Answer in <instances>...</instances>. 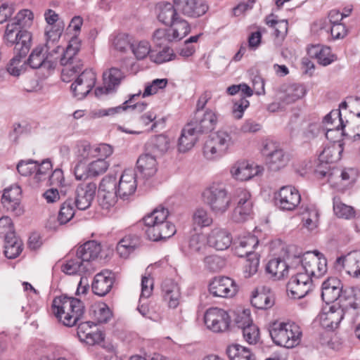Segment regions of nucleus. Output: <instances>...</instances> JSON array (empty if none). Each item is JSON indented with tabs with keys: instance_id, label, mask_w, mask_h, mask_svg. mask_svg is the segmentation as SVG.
I'll list each match as a JSON object with an SVG mask.
<instances>
[{
	"instance_id": "nucleus-1",
	"label": "nucleus",
	"mask_w": 360,
	"mask_h": 360,
	"mask_svg": "<svg viewBox=\"0 0 360 360\" xmlns=\"http://www.w3.org/2000/svg\"><path fill=\"white\" fill-rule=\"evenodd\" d=\"M46 58L49 60L55 61L56 65L59 60L60 65L63 66L61 73L62 80L65 82H70L71 78L79 73L83 68L82 60L77 57L80 49V39L76 35L72 37L64 51V49L58 44L59 35L56 32L46 30Z\"/></svg>"
},
{
	"instance_id": "nucleus-2",
	"label": "nucleus",
	"mask_w": 360,
	"mask_h": 360,
	"mask_svg": "<svg viewBox=\"0 0 360 360\" xmlns=\"http://www.w3.org/2000/svg\"><path fill=\"white\" fill-rule=\"evenodd\" d=\"M52 310L56 318L64 326L72 327L82 318L85 307L80 300L63 295L54 298Z\"/></svg>"
},
{
	"instance_id": "nucleus-3",
	"label": "nucleus",
	"mask_w": 360,
	"mask_h": 360,
	"mask_svg": "<svg viewBox=\"0 0 360 360\" xmlns=\"http://www.w3.org/2000/svg\"><path fill=\"white\" fill-rule=\"evenodd\" d=\"M321 298L326 303L334 302L338 299L348 301L346 307L357 308L356 301L360 300V290L345 289L343 290V285L340 279L335 277H330L326 280L321 286Z\"/></svg>"
},
{
	"instance_id": "nucleus-4",
	"label": "nucleus",
	"mask_w": 360,
	"mask_h": 360,
	"mask_svg": "<svg viewBox=\"0 0 360 360\" xmlns=\"http://www.w3.org/2000/svg\"><path fill=\"white\" fill-rule=\"evenodd\" d=\"M202 202L216 214H224L230 207L231 198L226 185L221 181L209 184L201 194Z\"/></svg>"
},
{
	"instance_id": "nucleus-5",
	"label": "nucleus",
	"mask_w": 360,
	"mask_h": 360,
	"mask_svg": "<svg viewBox=\"0 0 360 360\" xmlns=\"http://www.w3.org/2000/svg\"><path fill=\"white\" fill-rule=\"evenodd\" d=\"M269 333L275 345L286 348L297 346L302 336L300 326L293 322H274L269 326Z\"/></svg>"
},
{
	"instance_id": "nucleus-6",
	"label": "nucleus",
	"mask_w": 360,
	"mask_h": 360,
	"mask_svg": "<svg viewBox=\"0 0 360 360\" xmlns=\"http://www.w3.org/2000/svg\"><path fill=\"white\" fill-rule=\"evenodd\" d=\"M261 153L265 158L268 168L277 172L284 168L290 161L289 154L276 142L264 140L262 142Z\"/></svg>"
},
{
	"instance_id": "nucleus-7",
	"label": "nucleus",
	"mask_w": 360,
	"mask_h": 360,
	"mask_svg": "<svg viewBox=\"0 0 360 360\" xmlns=\"http://www.w3.org/2000/svg\"><path fill=\"white\" fill-rule=\"evenodd\" d=\"M234 141L229 133L219 130L213 134L205 141L203 155L207 160H214L223 156L231 147Z\"/></svg>"
},
{
	"instance_id": "nucleus-8",
	"label": "nucleus",
	"mask_w": 360,
	"mask_h": 360,
	"mask_svg": "<svg viewBox=\"0 0 360 360\" xmlns=\"http://www.w3.org/2000/svg\"><path fill=\"white\" fill-rule=\"evenodd\" d=\"M32 39L27 30H16L13 24H7L4 39L8 46H14L15 54L26 56L32 46Z\"/></svg>"
},
{
	"instance_id": "nucleus-9",
	"label": "nucleus",
	"mask_w": 360,
	"mask_h": 360,
	"mask_svg": "<svg viewBox=\"0 0 360 360\" xmlns=\"http://www.w3.org/2000/svg\"><path fill=\"white\" fill-rule=\"evenodd\" d=\"M294 264L303 271L308 274L312 279L320 278L327 272V260L326 257H316L313 256L311 252H306L302 257H296L294 259Z\"/></svg>"
},
{
	"instance_id": "nucleus-10",
	"label": "nucleus",
	"mask_w": 360,
	"mask_h": 360,
	"mask_svg": "<svg viewBox=\"0 0 360 360\" xmlns=\"http://www.w3.org/2000/svg\"><path fill=\"white\" fill-rule=\"evenodd\" d=\"M313 288L312 279L300 271L296 266L292 271V276L287 285V290L294 298L300 299L307 295Z\"/></svg>"
},
{
	"instance_id": "nucleus-11",
	"label": "nucleus",
	"mask_w": 360,
	"mask_h": 360,
	"mask_svg": "<svg viewBox=\"0 0 360 360\" xmlns=\"http://www.w3.org/2000/svg\"><path fill=\"white\" fill-rule=\"evenodd\" d=\"M237 205L232 214L235 223L242 224L248 221L253 215V201L249 191L239 188L236 191Z\"/></svg>"
},
{
	"instance_id": "nucleus-12",
	"label": "nucleus",
	"mask_w": 360,
	"mask_h": 360,
	"mask_svg": "<svg viewBox=\"0 0 360 360\" xmlns=\"http://www.w3.org/2000/svg\"><path fill=\"white\" fill-rule=\"evenodd\" d=\"M119 197L117 191V180L113 176H106L101 180L98 187V201L104 210L113 207Z\"/></svg>"
},
{
	"instance_id": "nucleus-13",
	"label": "nucleus",
	"mask_w": 360,
	"mask_h": 360,
	"mask_svg": "<svg viewBox=\"0 0 360 360\" xmlns=\"http://www.w3.org/2000/svg\"><path fill=\"white\" fill-rule=\"evenodd\" d=\"M204 323L207 328L212 332L221 333L229 328L231 319L225 310L217 307H212L205 311Z\"/></svg>"
},
{
	"instance_id": "nucleus-14",
	"label": "nucleus",
	"mask_w": 360,
	"mask_h": 360,
	"mask_svg": "<svg viewBox=\"0 0 360 360\" xmlns=\"http://www.w3.org/2000/svg\"><path fill=\"white\" fill-rule=\"evenodd\" d=\"M96 81V73L91 70H85L82 72L71 84L73 96L78 100L84 98L94 87Z\"/></svg>"
},
{
	"instance_id": "nucleus-15",
	"label": "nucleus",
	"mask_w": 360,
	"mask_h": 360,
	"mask_svg": "<svg viewBox=\"0 0 360 360\" xmlns=\"http://www.w3.org/2000/svg\"><path fill=\"white\" fill-rule=\"evenodd\" d=\"M300 201L301 195L299 191L290 186H283L275 194L276 205L282 210H294L299 205Z\"/></svg>"
},
{
	"instance_id": "nucleus-16",
	"label": "nucleus",
	"mask_w": 360,
	"mask_h": 360,
	"mask_svg": "<svg viewBox=\"0 0 360 360\" xmlns=\"http://www.w3.org/2000/svg\"><path fill=\"white\" fill-rule=\"evenodd\" d=\"M238 290L235 281L227 276L215 277L209 284V292L214 297H232Z\"/></svg>"
},
{
	"instance_id": "nucleus-17",
	"label": "nucleus",
	"mask_w": 360,
	"mask_h": 360,
	"mask_svg": "<svg viewBox=\"0 0 360 360\" xmlns=\"http://www.w3.org/2000/svg\"><path fill=\"white\" fill-rule=\"evenodd\" d=\"M236 323L237 326L242 330L245 340L249 344H256L259 338V330L258 327L252 323L249 310H243L239 314Z\"/></svg>"
},
{
	"instance_id": "nucleus-18",
	"label": "nucleus",
	"mask_w": 360,
	"mask_h": 360,
	"mask_svg": "<svg viewBox=\"0 0 360 360\" xmlns=\"http://www.w3.org/2000/svg\"><path fill=\"white\" fill-rule=\"evenodd\" d=\"M96 184L94 182L78 184L75 189V199L73 201L77 209L85 210L91 206L96 195Z\"/></svg>"
},
{
	"instance_id": "nucleus-19",
	"label": "nucleus",
	"mask_w": 360,
	"mask_h": 360,
	"mask_svg": "<svg viewBox=\"0 0 360 360\" xmlns=\"http://www.w3.org/2000/svg\"><path fill=\"white\" fill-rule=\"evenodd\" d=\"M174 4L184 15L191 18H199L209 8L203 0H174Z\"/></svg>"
},
{
	"instance_id": "nucleus-20",
	"label": "nucleus",
	"mask_w": 360,
	"mask_h": 360,
	"mask_svg": "<svg viewBox=\"0 0 360 360\" xmlns=\"http://www.w3.org/2000/svg\"><path fill=\"white\" fill-rule=\"evenodd\" d=\"M137 188L136 174L133 169H125L122 174L118 184L117 183V191L120 198L125 200L133 195Z\"/></svg>"
},
{
	"instance_id": "nucleus-21",
	"label": "nucleus",
	"mask_w": 360,
	"mask_h": 360,
	"mask_svg": "<svg viewBox=\"0 0 360 360\" xmlns=\"http://www.w3.org/2000/svg\"><path fill=\"white\" fill-rule=\"evenodd\" d=\"M208 245L217 250L228 249L232 243L231 233L224 228L215 226L207 236Z\"/></svg>"
},
{
	"instance_id": "nucleus-22",
	"label": "nucleus",
	"mask_w": 360,
	"mask_h": 360,
	"mask_svg": "<svg viewBox=\"0 0 360 360\" xmlns=\"http://www.w3.org/2000/svg\"><path fill=\"white\" fill-rule=\"evenodd\" d=\"M21 188L18 185H13L4 189L1 198L4 206L14 212L16 215H20L23 210L20 207Z\"/></svg>"
},
{
	"instance_id": "nucleus-23",
	"label": "nucleus",
	"mask_w": 360,
	"mask_h": 360,
	"mask_svg": "<svg viewBox=\"0 0 360 360\" xmlns=\"http://www.w3.org/2000/svg\"><path fill=\"white\" fill-rule=\"evenodd\" d=\"M306 89L299 84L282 85L278 91V98L283 104L289 105L304 97Z\"/></svg>"
},
{
	"instance_id": "nucleus-24",
	"label": "nucleus",
	"mask_w": 360,
	"mask_h": 360,
	"mask_svg": "<svg viewBox=\"0 0 360 360\" xmlns=\"http://www.w3.org/2000/svg\"><path fill=\"white\" fill-rule=\"evenodd\" d=\"M217 117L214 112L207 110L202 115L195 112V117L189 123L199 134L207 133L213 130L217 124Z\"/></svg>"
},
{
	"instance_id": "nucleus-25",
	"label": "nucleus",
	"mask_w": 360,
	"mask_h": 360,
	"mask_svg": "<svg viewBox=\"0 0 360 360\" xmlns=\"http://www.w3.org/2000/svg\"><path fill=\"white\" fill-rule=\"evenodd\" d=\"M114 281L115 276L111 271H102L94 276L91 284L92 291L94 294L103 297L111 290Z\"/></svg>"
},
{
	"instance_id": "nucleus-26",
	"label": "nucleus",
	"mask_w": 360,
	"mask_h": 360,
	"mask_svg": "<svg viewBox=\"0 0 360 360\" xmlns=\"http://www.w3.org/2000/svg\"><path fill=\"white\" fill-rule=\"evenodd\" d=\"M336 265L341 266L350 276L360 278V250L338 257Z\"/></svg>"
},
{
	"instance_id": "nucleus-27",
	"label": "nucleus",
	"mask_w": 360,
	"mask_h": 360,
	"mask_svg": "<svg viewBox=\"0 0 360 360\" xmlns=\"http://www.w3.org/2000/svg\"><path fill=\"white\" fill-rule=\"evenodd\" d=\"M96 325V323L91 321H84L78 324L77 334L81 342L94 345L104 340V335L101 331H92V326Z\"/></svg>"
},
{
	"instance_id": "nucleus-28",
	"label": "nucleus",
	"mask_w": 360,
	"mask_h": 360,
	"mask_svg": "<svg viewBox=\"0 0 360 360\" xmlns=\"http://www.w3.org/2000/svg\"><path fill=\"white\" fill-rule=\"evenodd\" d=\"M52 165L49 160H44L40 164L37 162V169L34 179L37 182L49 179L51 184H59L63 179V172L61 169H55L51 175Z\"/></svg>"
},
{
	"instance_id": "nucleus-29",
	"label": "nucleus",
	"mask_w": 360,
	"mask_h": 360,
	"mask_svg": "<svg viewBox=\"0 0 360 360\" xmlns=\"http://www.w3.org/2000/svg\"><path fill=\"white\" fill-rule=\"evenodd\" d=\"M344 315V308L338 303H335L330 307L328 311L320 315L321 323L323 327L333 330L338 327Z\"/></svg>"
},
{
	"instance_id": "nucleus-30",
	"label": "nucleus",
	"mask_w": 360,
	"mask_h": 360,
	"mask_svg": "<svg viewBox=\"0 0 360 360\" xmlns=\"http://www.w3.org/2000/svg\"><path fill=\"white\" fill-rule=\"evenodd\" d=\"M262 172L259 166L254 167L248 162H236L230 169L232 177L238 181H248Z\"/></svg>"
},
{
	"instance_id": "nucleus-31",
	"label": "nucleus",
	"mask_w": 360,
	"mask_h": 360,
	"mask_svg": "<svg viewBox=\"0 0 360 360\" xmlns=\"http://www.w3.org/2000/svg\"><path fill=\"white\" fill-rule=\"evenodd\" d=\"M167 208L158 205L150 213L145 215L139 223L142 225H162L164 223L174 224Z\"/></svg>"
},
{
	"instance_id": "nucleus-32",
	"label": "nucleus",
	"mask_w": 360,
	"mask_h": 360,
	"mask_svg": "<svg viewBox=\"0 0 360 360\" xmlns=\"http://www.w3.org/2000/svg\"><path fill=\"white\" fill-rule=\"evenodd\" d=\"M169 143L167 136L163 134L154 136L146 142L144 151L158 158L167 152Z\"/></svg>"
},
{
	"instance_id": "nucleus-33",
	"label": "nucleus",
	"mask_w": 360,
	"mask_h": 360,
	"mask_svg": "<svg viewBox=\"0 0 360 360\" xmlns=\"http://www.w3.org/2000/svg\"><path fill=\"white\" fill-rule=\"evenodd\" d=\"M157 158L146 151L139 156L136 167L143 178L148 179L155 174L158 171Z\"/></svg>"
},
{
	"instance_id": "nucleus-34",
	"label": "nucleus",
	"mask_w": 360,
	"mask_h": 360,
	"mask_svg": "<svg viewBox=\"0 0 360 360\" xmlns=\"http://www.w3.org/2000/svg\"><path fill=\"white\" fill-rule=\"evenodd\" d=\"M4 248L5 256L8 259H15L22 252L23 243L14 231H9L4 236Z\"/></svg>"
},
{
	"instance_id": "nucleus-35",
	"label": "nucleus",
	"mask_w": 360,
	"mask_h": 360,
	"mask_svg": "<svg viewBox=\"0 0 360 360\" xmlns=\"http://www.w3.org/2000/svg\"><path fill=\"white\" fill-rule=\"evenodd\" d=\"M162 290L165 300L170 308H176L181 298L180 288L174 281L167 279L162 283Z\"/></svg>"
},
{
	"instance_id": "nucleus-36",
	"label": "nucleus",
	"mask_w": 360,
	"mask_h": 360,
	"mask_svg": "<svg viewBox=\"0 0 360 360\" xmlns=\"http://www.w3.org/2000/svg\"><path fill=\"white\" fill-rule=\"evenodd\" d=\"M295 266L294 262L292 266H288L285 260L281 258H274L268 262L266 266V271L268 274H271L273 278L278 280L288 276L289 271H292L295 269Z\"/></svg>"
},
{
	"instance_id": "nucleus-37",
	"label": "nucleus",
	"mask_w": 360,
	"mask_h": 360,
	"mask_svg": "<svg viewBox=\"0 0 360 360\" xmlns=\"http://www.w3.org/2000/svg\"><path fill=\"white\" fill-rule=\"evenodd\" d=\"M101 252V245L94 240H90L78 248L77 255L84 263L91 264V261L98 257Z\"/></svg>"
},
{
	"instance_id": "nucleus-38",
	"label": "nucleus",
	"mask_w": 360,
	"mask_h": 360,
	"mask_svg": "<svg viewBox=\"0 0 360 360\" xmlns=\"http://www.w3.org/2000/svg\"><path fill=\"white\" fill-rule=\"evenodd\" d=\"M199 134L188 123L182 129L181 136L179 139L178 148L180 152L185 153L191 149L198 140Z\"/></svg>"
},
{
	"instance_id": "nucleus-39",
	"label": "nucleus",
	"mask_w": 360,
	"mask_h": 360,
	"mask_svg": "<svg viewBox=\"0 0 360 360\" xmlns=\"http://www.w3.org/2000/svg\"><path fill=\"white\" fill-rule=\"evenodd\" d=\"M91 264L84 263L77 255L75 259L65 261L61 266V271L68 275H82L91 271Z\"/></svg>"
},
{
	"instance_id": "nucleus-40",
	"label": "nucleus",
	"mask_w": 360,
	"mask_h": 360,
	"mask_svg": "<svg viewBox=\"0 0 360 360\" xmlns=\"http://www.w3.org/2000/svg\"><path fill=\"white\" fill-rule=\"evenodd\" d=\"M43 47L35 48L27 59L28 65L33 69L44 68L46 70H53L56 68V62L49 60L42 54Z\"/></svg>"
},
{
	"instance_id": "nucleus-41",
	"label": "nucleus",
	"mask_w": 360,
	"mask_h": 360,
	"mask_svg": "<svg viewBox=\"0 0 360 360\" xmlns=\"http://www.w3.org/2000/svg\"><path fill=\"white\" fill-rule=\"evenodd\" d=\"M158 18L162 23L169 25L179 15L174 5L168 2H160L156 6Z\"/></svg>"
},
{
	"instance_id": "nucleus-42",
	"label": "nucleus",
	"mask_w": 360,
	"mask_h": 360,
	"mask_svg": "<svg viewBox=\"0 0 360 360\" xmlns=\"http://www.w3.org/2000/svg\"><path fill=\"white\" fill-rule=\"evenodd\" d=\"M308 54L318 60V62L324 66L330 64L335 60V56L331 53L330 49L328 46L320 45L311 46L308 49Z\"/></svg>"
},
{
	"instance_id": "nucleus-43",
	"label": "nucleus",
	"mask_w": 360,
	"mask_h": 360,
	"mask_svg": "<svg viewBox=\"0 0 360 360\" xmlns=\"http://www.w3.org/2000/svg\"><path fill=\"white\" fill-rule=\"evenodd\" d=\"M251 304L258 309H268L274 304V299L270 292L257 290L252 295Z\"/></svg>"
},
{
	"instance_id": "nucleus-44",
	"label": "nucleus",
	"mask_w": 360,
	"mask_h": 360,
	"mask_svg": "<svg viewBox=\"0 0 360 360\" xmlns=\"http://www.w3.org/2000/svg\"><path fill=\"white\" fill-rule=\"evenodd\" d=\"M260 231L258 227L255 226L252 235L248 234L238 238L237 244L245 249L246 256L250 254H257L254 252V250L259 243L260 236L259 234Z\"/></svg>"
},
{
	"instance_id": "nucleus-45",
	"label": "nucleus",
	"mask_w": 360,
	"mask_h": 360,
	"mask_svg": "<svg viewBox=\"0 0 360 360\" xmlns=\"http://www.w3.org/2000/svg\"><path fill=\"white\" fill-rule=\"evenodd\" d=\"M226 352L231 360H255L254 354L248 348L238 344L229 345Z\"/></svg>"
},
{
	"instance_id": "nucleus-46",
	"label": "nucleus",
	"mask_w": 360,
	"mask_h": 360,
	"mask_svg": "<svg viewBox=\"0 0 360 360\" xmlns=\"http://www.w3.org/2000/svg\"><path fill=\"white\" fill-rule=\"evenodd\" d=\"M189 229L186 232L191 233L189 239V248L192 252H199L205 246V236L202 232L203 226H186Z\"/></svg>"
},
{
	"instance_id": "nucleus-47",
	"label": "nucleus",
	"mask_w": 360,
	"mask_h": 360,
	"mask_svg": "<svg viewBox=\"0 0 360 360\" xmlns=\"http://www.w3.org/2000/svg\"><path fill=\"white\" fill-rule=\"evenodd\" d=\"M342 148L341 143H334L326 147L319 155V160L326 164L337 162L341 158Z\"/></svg>"
},
{
	"instance_id": "nucleus-48",
	"label": "nucleus",
	"mask_w": 360,
	"mask_h": 360,
	"mask_svg": "<svg viewBox=\"0 0 360 360\" xmlns=\"http://www.w3.org/2000/svg\"><path fill=\"white\" fill-rule=\"evenodd\" d=\"M169 25L171 26L169 30L174 41L181 40L191 31L188 22L180 16Z\"/></svg>"
},
{
	"instance_id": "nucleus-49",
	"label": "nucleus",
	"mask_w": 360,
	"mask_h": 360,
	"mask_svg": "<svg viewBox=\"0 0 360 360\" xmlns=\"http://www.w3.org/2000/svg\"><path fill=\"white\" fill-rule=\"evenodd\" d=\"M33 13L28 9L19 11L8 24H13L16 30H27L33 22Z\"/></svg>"
},
{
	"instance_id": "nucleus-50",
	"label": "nucleus",
	"mask_w": 360,
	"mask_h": 360,
	"mask_svg": "<svg viewBox=\"0 0 360 360\" xmlns=\"http://www.w3.org/2000/svg\"><path fill=\"white\" fill-rule=\"evenodd\" d=\"M139 245V239L130 236H125L117 244V251L120 257L126 258Z\"/></svg>"
},
{
	"instance_id": "nucleus-51",
	"label": "nucleus",
	"mask_w": 360,
	"mask_h": 360,
	"mask_svg": "<svg viewBox=\"0 0 360 360\" xmlns=\"http://www.w3.org/2000/svg\"><path fill=\"white\" fill-rule=\"evenodd\" d=\"M354 174V171L352 169L333 168L329 175V183L336 186L340 181H349Z\"/></svg>"
},
{
	"instance_id": "nucleus-52",
	"label": "nucleus",
	"mask_w": 360,
	"mask_h": 360,
	"mask_svg": "<svg viewBox=\"0 0 360 360\" xmlns=\"http://www.w3.org/2000/svg\"><path fill=\"white\" fill-rule=\"evenodd\" d=\"M333 211L339 218L351 219L355 217L354 207L342 202L337 197L333 198Z\"/></svg>"
},
{
	"instance_id": "nucleus-53",
	"label": "nucleus",
	"mask_w": 360,
	"mask_h": 360,
	"mask_svg": "<svg viewBox=\"0 0 360 360\" xmlns=\"http://www.w3.org/2000/svg\"><path fill=\"white\" fill-rule=\"evenodd\" d=\"M140 96V94H134L131 96V98L126 101L122 106L117 107L116 108L109 109L108 111L104 115H109L110 113H115L119 112L120 110H126L127 109H131L134 112L141 113L143 112L147 108V103H136L135 104H132V100L135 97H138Z\"/></svg>"
},
{
	"instance_id": "nucleus-54",
	"label": "nucleus",
	"mask_w": 360,
	"mask_h": 360,
	"mask_svg": "<svg viewBox=\"0 0 360 360\" xmlns=\"http://www.w3.org/2000/svg\"><path fill=\"white\" fill-rule=\"evenodd\" d=\"M103 83L108 84L110 89L115 88L120 85L124 75L122 71L117 68H111L103 74Z\"/></svg>"
},
{
	"instance_id": "nucleus-55",
	"label": "nucleus",
	"mask_w": 360,
	"mask_h": 360,
	"mask_svg": "<svg viewBox=\"0 0 360 360\" xmlns=\"http://www.w3.org/2000/svg\"><path fill=\"white\" fill-rule=\"evenodd\" d=\"M131 50L135 58L139 60H143L151 53V46L148 41L142 40L132 43Z\"/></svg>"
},
{
	"instance_id": "nucleus-56",
	"label": "nucleus",
	"mask_w": 360,
	"mask_h": 360,
	"mask_svg": "<svg viewBox=\"0 0 360 360\" xmlns=\"http://www.w3.org/2000/svg\"><path fill=\"white\" fill-rule=\"evenodd\" d=\"M93 146H91L86 141H81L76 144L73 149V153L79 162L87 160L93 158Z\"/></svg>"
},
{
	"instance_id": "nucleus-57",
	"label": "nucleus",
	"mask_w": 360,
	"mask_h": 360,
	"mask_svg": "<svg viewBox=\"0 0 360 360\" xmlns=\"http://www.w3.org/2000/svg\"><path fill=\"white\" fill-rule=\"evenodd\" d=\"M74 202L71 199L67 200L62 205L59 214L58 220L61 225L69 222L75 215Z\"/></svg>"
},
{
	"instance_id": "nucleus-58",
	"label": "nucleus",
	"mask_w": 360,
	"mask_h": 360,
	"mask_svg": "<svg viewBox=\"0 0 360 360\" xmlns=\"http://www.w3.org/2000/svg\"><path fill=\"white\" fill-rule=\"evenodd\" d=\"M300 215L303 225L316 224L319 222V212L314 207L304 208Z\"/></svg>"
},
{
	"instance_id": "nucleus-59",
	"label": "nucleus",
	"mask_w": 360,
	"mask_h": 360,
	"mask_svg": "<svg viewBox=\"0 0 360 360\" xmlns=\"http://www.w3.org/2000/svg\"><path fill=\"white\" fill-rule=\"evenodd\" d=\"M246 257L247 259L244 266L243 274L245 278H250L257 271L259 257L258 254H250Z\"/></svg>"
},
{
	"instance_id": "nucleus-60",
	"label": "nucleus",
	"mask_w": 360,
	"mask_h": 360,
	"mask_svg": "<svg viewBox=\"0 0 360 360\" xmlns=\"http://www.w3.org/2000/svg\"><path fill=\"white\" fill-rule=\"evenodd\" d=\"M112 317V312L109 307L105 304H101L96 306L94 309V318L96 323H105Z\"/></svg>"
},
{
	"instance_id": "nucleus-61",
	"label": "nucleus",
	"mask_w": 360,
	"mask_h": 360,
	"mask_svg": "<svg viewBox=\"0 0 360 360\" xmlns=\"http://www.w3.org/2000/svg\"><path fill=\"white\" fill-rule=\"evenodd\" d=\"M175 57L176 55L174 53L173 49L169 47L164 48L162 51L157 53H152L150 55V60L158 64H161L172 60L175 58Z\"/></svg>"
},
{
	"instance_id": "nucleus-62",
	"label": "nucleus",
	"mask_w": 360,
	"mask_h": 360,
	"mask_svg": "<svg viewBox=\"0 0 360 360\" xmlns=\"http://www.w3.org/2000/svg\"><path fill=\"white\" fill-rule=\"evenodd\" d=\"M88 167L89 174L91 175V177H94L105 173L109 167V164L101 158L91 162Z\"/></svg>"
},
{
	"instance_id": "nucleus-63",
	"label": "nucleus",
	"mask_w": 360,
	"mask_h": 360,
	"mask_svg": "<svg viewBox=\"0 0 360 360\" xmlns=\"http://www.w3.org/2000/svg\"><path fill=\"white\" fill-rule=\"evenodd\" d=\"M26 56H20V54H15V56L11 60L6 68L7 74L18 77L23 71V64H21V59Z\"/></svg>"
},
{
	"instance_id": "nucleus-64",
	"label": "nucleus",
	"mask_w": 360,
	"mask_h": 360,
	"mask_svg": "<svg viewBox=\"0 0 360 360\" xmlns=\"http://www.w3.org/2000/svg\"><path fill=\"white\" fill-rule=\"evenodd\" d=\"M193 221L197 225H211L212 224V218L208 212L202 207L195 210L193 214Z\"/></svg>"
}]
</instances>
